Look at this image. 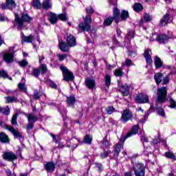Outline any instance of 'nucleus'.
<instances>
[{"label":"nucleus","instance_id":"nucleus-1","mask_svg":"<svg viewBox=\"0 0 176 176\" xmlns=\"http://www.w3.org/2000/svg\"><path fill=\"white\" fill-rule=\"evenodd\" d=\"M31 20L32 18L28 14H22L21 17L16 14L13 24L14 27H16L18 31H21L24 27V23H30Z\"/></svg>","mask_w":176,"mask_h":176},{"label":"nucleus","instance_id":"nucleus-2","mask_svg":"<svg viewBox=\"0 0 176 176\" xmlns=\"http://www.w3.org/2000/svg\"><path fill=\"white\" fill-rule=\"evenodd\" d=\"M166 100H167V88L166 87L158 88L156 103L160 102V104H162L163 102H166Z\"/></svg>","mask_w":176,"mask_h":176},{"label":"nucleus","instance_id":"nucleus-3","mask_svg":"<svg viewBox=\"0 0 176 176\" xmlns=\"http://www.w3.org/2000/svg\"><path fill=\"white\" fill-rule=\"evenodd\" d=\"M91 15L87 14L84 20V23L78 25L79 30L81 31H89L91 28Z\"/></svg>","mask_w":176,"mask_h":176},{"label":"nucleus","instance_id":"nucleus-4","mask_svg":"<svg viewBox=\"0 0 176 176\" xmlns=\"http://www.w3.org/2000/svg\"><path fill=\"white\" fill-rule=\"evenodd\" d=\"M60 69L63 72V79L65 82L74 80V78H75L74 74L69 71L65 66H60Z\"/></svg>","mask_w":176,"mask_h":176},{"label":"nucleus","instance_id":"nucleus-5","mask_svg":"<svg viewBox=\"0 0 176 176\" xmlns=\"http://www.w3.org/2000/svg\"><path fill=\"white\" fill-rule=\"evenodd\" d=\"M135 176H145V166L142 164H137L133 167Z\"/></svg>","mask_w":176,"mask_h":176},{"label":"nucleus","instance_id":"nucleus-6","mask_svg":"<svg viewBox=\"0 0 176 176\" xmlns=\"http://www.w3.org/2000/svg\"><path fill=\"white\" fill-rule=\"evenodd\" d=\"M132 118L133 113H131V111L129 109H126L123 111L120 120L123 123H127V122H129V120H131Z\"/></svg>","mask_w":176,"mask_h":176},{"label":"nucleus","instance_id":"nucleus-7","mask_svg":"<svg viewBox=\"0 0 176 176\" xmlns=\"http://www.w3.org/2000/svg\"><path fill=\"white\" fill-rule=\"evenodd\" d=\"M138 104H146L149 102V96L146 94H139L135 99Z\"/></svg>","mask_w":176,"mask_h":176},{"label":"nucleus","instance_id":"nucleus-8","mask_svg":"<svg viewBox=\"0 0 176 176\" xmlns=\"http://www.w3.org/2000/svg\"><path fill=\"white\" fill-rule=\"evenodd\" d=\"M3 159L7 162H14L17 160V155L13 152H6L3 155Z\"/></svg>","mask_w":176,"mask_h":176},{"label":"nucleus","instance_id":"nucleus-9","mask_svg":"<svg viewBox=\"0 0 176 176\" xmlns=\"http://www.w3.org/2000/svg\"><path fill=\"white\" fill-rule=\"evenodd\" d=\"M66 42L69 47H74L76 46V38L72 34H68L66 37Z\"/></svg>","mask_w":176,"mask_h":176},{"label":"nucleus","instance_id":"nucleus-10","mask_svg":"<svg viewBox=\"0 0 176 176\" xmlns=\"http://www.w3.org/2000/svg\"><path fill=\"white\" fill-rule=\"evenodd\" d=\"M1 9H13L16 8V3L14 0H6V3L1 6Z\"/></svg>","mask_w":176,"mask_h":176},{"label":"nucleus","instance_id":"nucleus-11","mask_svg":"<svg viewBox=\"0 0 176 176\" xmlns=\"http://www.w3.org/2000/svg\"><path fill=\"white\" fill-rule=\"evenodd\" d=\"M14 57V52H7L3 54V59L7 64H10L13 63V58Z\"/></svg>","mask_w":176,"mask_h":176},{"label":"nucleus","instance_id":"nucleus-12","mask_svg":"<svg viewBox=\"0 0 176 176\" xmlns=\"http://www.w3.org/2000/svg\"><path fill=\"white\" fill-rule=\"evenodd\" d=\"M7 130H9L12 134H13L14 138H18L20 140L21 138H23V136L21 135V133L19 132V131L16 130L13 126H7Z\"/></svg>","mask_w":176,"mask_h":176},{"label":"nucleus","instance_id":"nucleus-13","mask_svg":"<svg viewBox=\"0 0 176 176\" xmlns=\"http://www.w3.org/2000/svg\"><path fill=\"white\" fill-rule=\"evenodd\" d=\"M119 91L122 93V96H127L130 94V87L127 85H120Z\"/></svg>","mask_w":176,"mask_h":176},{"label":"nucleus","instance_id":"nucleus-14","mask_svg":"<svg viewBox=\"0 0 176 176\" xmlns=\"http://www.w3.org/2000/svg\"><path fill=\"white\" fill-rule=\"evenodd\" d=\"M48 19L51 24H56L57 20H58V15H56L55 13L49 12L47 14Z\"/></svg>","mask_w":176,"mask_h":176},{"label":"nucleus","instance_id":"nucleus-15","mask_svg":"<svg viewBox=\"0 0 176 176\" xmlns=\"http://www.w3.org/2000/svg\"><path fill=\"white\" fill-rule=\"evenodd\" d=\"M124 141L122 142V140H120L118 144H117L116 145L115 149H114V157H118V156H119V153H120V150L122 149V148H123V144H124Z\"/></svg>","mask_w":176,"mask_h":176},{"label":"nucleus","instance_id":"nucleus-16","mask_svg":"<svg viewBox=\"0 0 176 176\" xmlns=\"http://www.w3.org/2000/svg\"><path fill=\"white\" fill-rule=\"evenodd\" d=\"M85 85L88 89L93 90L96 87V80L93 78H87L85 80Z\"/></svg>","mask_w":176,"mask_h":176},{"label":"nucleus","instance_id":"nucleus-17","mask_svg":"<svg viewBox=\"0 0 176 176\" xmlns=\"http://www.w3.org/2000/svg\"><path fill=\"white\" fill-rule=\"evenodd\" d=\"M155 41H157L158 43H166L168 41V37L165 34H160L157 36Z\"/></svg>","mask_w":176,"mask_h":176},{"label":"nucleus","instance_id":"nucleus-18","mask_svg":"<svg viewBox=\"0 0 176 176\" xmlns=\"http://www.w3.org/2000/svg\"><path fill=\"white\" fill-rule=\"evenodd\" d=\"M44 167L47 173H53L54 168H56V164L53 162H47Z\"/></svg>","mask_w":176,"mask_h":176},{"label":"nucleus","instance_id":"nucleus-19","mask_svg":"<svg viewBox=\"0 0 176 176\" xmlns=\"http://www.w3.org/2000/svg\"><path fill=\"white\" fill-rule=\"evenodd\" d=\"M151 50H146L144 51V56L147 64H152V63H153V60H152V57L151 56Z\"/></svg>","mask_w":176,"mask_h":176},{"label":"nucleus","instance_id":"nucleus-20","mask_svg":"<svg viewBox=\"0 0 176 176\" xmlns=\"http://www.w3.org/2000/svg\"><path fill=\"white\" fill-rule=\"evenodd\" d=\"M113 17L114 19V21L116 23V24H118V23L120 21V18L119 17L120 14V11L119 10V9L116 8L113 10Z\"/></svg>","mask_w":176,"mask_h":176},{"label":"nucleus","instance_id":"nucleus-21","mask_svg":"<svg viewBox=\"0 0 176 176\" xmlns=\"http://www.w3.org/2000/svg\"><path fill=\"white\" fill-rule=\"evenodd\" d=\"M21 36L22 38L23 42H26L27 43H31V42L34 41V35L32 34L25 36L24 33H21Z\"/></svg>","mask_w":176,"mask_h":176},{"label":"nucleus","instance_id":"nucleus-22","mask_svg":"<svg viewBox=\"0 0 176 176\" xmlns=\"http://www.w3.org/2000/svg\"><path fill=\"white\" fill-rule=\"evenodd\" d=\"M101 147L102 149H107L111 146V144L110 141H108V139L107 138V135L104 138L102 141L101 142Z\"/></svg>","mask_w":176,"mask_h":176},{"label":"nucleus","instance_id":"nucleus-23","mask_svg":"<svg viewBox=\"0 0 176 176\" xmlns=\"http://www.w3.org/2000/svg\"><path fill=\"white\" fill-rule=\"evenodd\" d=\"M138 133V125H134L132 127L131 131L129 132L126 135V139L129 138V137H131L132 135H135V134H137Z\"/></svg>","mask_w":176,"mask_h":176},{"label":"nucleus","instance_id":"nucleus-24","mask_svg":"<svg viewBox=\"0 0 176 176\" xmlns=\"http://www.w3.org/2000/svg\"><path fill=\"white\" fill-rule=\"evenodd\" d=\"M87 144V145H90L91 142H93V136L90 135H86L84 138L83 142H80V144Z\"/></svg>","mask_w":176,"mask_h":176},{"label":"nucleus","instance_id":"nucleus-25","mask_svg":"<svg viewBox=\"0 0 176 176\" xmlns=\"http://www.w3.org/2000/svg\"><path fill=\"white\" fill-rule=\"evenodd\" d=\"M52 5V0H45L42 3V8L49 10V9H51Z\"/></svg>","mask_w":176,"mask_h":176},{"label":"nucleus","instance_id":"nucleus-26","mask_svg":"<svg viewBox=\"0 0 176 176\" xmlns=\"http://www.w3.org/2000/svg\"><path fill=\"white\" fill-rule=\"evenodd\" d=\"M59 49L61 50V52H68V45L61 40L60 41H59Z\"/></svg>","mask_w":176,"mask_h":176},{"label":"nucleus","instance_id":"nucleus-27","mask_svg":"<svg viewBox=\"0 0 176 176\" xmlns=\"http://www.w3.org/2000/svg\"><path fill=\"white\" fill-rule=\"evenodd\" d=\"M0 141L3 144H8V142H9V138L8 137V135L3 132L0 133Z\"/></svg>","mask_w":176,"mask_h":176},{"label":"nucleus","instance_id":"nucleus-28","mask_svg":"<svg viewBox=\"0 0 176 176\" xmlns=\"http://www.w3.org/2000/svg\"><path fill=\"white\" fill-rule=\"evenodd\" d=\"M169 21H170V15L166 14L164 16L163 19H161L160 23L163 27L164 25H167Z\"/></svg>","mask_w":176,"mask_h":176},{"label":"nucleus","instance_id":"nucleus-29","mask_svg":"<svg viewBox=\"0 0 176 176\" xmlns=\"http://www.w3.org/2000/svg\"><path fill=\"white\" fill-rule=\"evenodd\" d=\"M67 104L69 107H72L74 104H75L76 99L75 98V96H68L67 97Z\"/></svg>","mask_w":176,"mask_h":176},{"label":"nucleus","instance_id":"nucleus-30","mask_svg":"<svg viewBox=\"0 0 176 176\" xmlns=\"http://www.w3.org/2000/svg\"><path fill=\"white\" fill-rule=\"evenodd\" d=\"M163 78V74L162 73H156L154 76V79L157 83V85H160L162 83V79Z\"/></svg>","mask_w":176,"mask_h":176},{"label":"nucleus","instance_id":"nucleus-31","mask_svg":"<svg viewBox=\"0 0 176 176\" xmlns=\"http://www.w3.org/2000/svg\"><path fill=\"white\" fill-rule=\"evenodd\" d=\"M154 64L156 68H162V67L163 66V63L162 62V60L157 56H155V58Z\"/></svg>","mask_w":176,"mask_h":176},{"label":"nucleus","instance_id":"nucleus-32","mask_svg":"<svg viewBox=\"0 0 176 176\" xmlns=\"http://www.w3.org/2000/svg\"><path fill=\"white\" fill-rule=\"evenodd\" d=\"M165 157L170 159L171 160H176L175 154L171 151H167L164 154Z\"/></svg>","mask_w":176,"mask_h":176},{"label":"nucleus","instance_id":"nucleus-33","mask_svg":"<svg viewBox=\"0 0 176 176\" xmlns=\"http://www.w3.org/2000/svg\"><path fill=\"white\" fill-rule=\"evenodd\" d=\"M26 116L28 118L29 123H35V122L38 120V118L34 116V114L26 115Z\"/></svg>","mask_w":176,"mask_h":176},{"label":"nucleus","instance_id":"nucleus-34","mask_svg":"<svg viewBox=\"0 0 176 176\" xmlns=\"http://www.w3.org/2000/svg\"><path fill=\"white\" fill-rule=\"evenodd\" d=\"M6 100L8 104L10 102H19V99L16 96H7Z\"/></svg>","mask_w":176,"mask_h":176},{"label":"nucleus","instance_id":"nucleus-35","mask_svg":"<svg viewBox=\"0 0 176 176\" xmlns=\"http://www.w3.org/2000/svg\"><path fill=\"white\" fill-rule=\"evenodd\" d=\"M144 9V7L142 6V4L140 3H135L133 6V10L135 12H141Z\"/></svg>","mask_w":176,"mask_h":176},{"label":"nucleus","instance_id":"nucleus-36","mask_svg":"<svg viewBox=\"0 0 176 176\" xmlns=\"http://www.w3.org/2000/svg\"><path fill=\"white\" fill-rule=\"evenodd\" d=\"M113 20H115V19L112 16H109L104 21V25L105 26L111 25Z\"/></svg>","mask_w":176,"mask_h":176},{"label":"nucleus","instance_id":"nucleus-37","mask_svg":"<svg viewBox=\"0 0 176 176\" xmlns=\"http://www.w3.org/2000/svg\"><path fill=\"white\" fill-rule=\"evenodd\" d=\"M104 85L107 87H109V86H111V76H109V74H107L104 76Z\"/></svg>","mask_w":176,"mask_h":176},{"label":"nucleus","instance_id":"nucleus-38","mask_svg":"<svg viewBox=\"0 0 176 176\" xmlns=\"http://www.w3.org/2000/svg\"><path fill=\"white\" fill-rule=\"evenodd\" d=\"M18 87H19L20 91H23V93H27V86H25V83L20 82L18 85Z\"/></svg>","mask_w":176,"mask_h":176},{"label":"nucleus","instance_id":"nucleus-39","mask_svg":"<svg viewBox=\"0 0 176 176\" xmlns=\"http://www.w3.org/2000/svg\"><path fill=\"white\" fill-rule=\"evenodd\" d=\"M114 75H115V76H119V77L123 76V69H121V67L116 69L114 71Z\"/></svg>","mask_w":176,"mask_h":176},{"label":"nucleus","instance_id":"nucleus-40","mask_svg":"<svg viewBox=\"0 0 176 176\" xmlns=\"http://www.w3.org/2000/svg\"><path fill=\"white\" fill-rule=\"evenodd\" d=\"M121 20H126L129 17V11L122 10L120 14Z\"/></svg>","mask_w":176,"mask_h":176},{"label":"nucleus","instance_id":"nucleus-41","mask_svg":"<svg viewBox=\"0 0 176 176\" xmlns=\"http://www.w3.org/2000/svg\"><path fill=\"white\" fill-rule=\"evenodd\" d=\"M33 6L34 8H36V9H41L42 4H41V1H39V0H34L33 1Z\"/></svg>","mask_w":176,"mask_h":176},{"label":"nucleus","instance_id":"nucleus-42","mask_svg":"<svg viewBox=\"0 0 176 176\" xmlns=\"http://www.w3.org/2000/svg\"><path fill=\"white\" fill-rule=\"evenodd\" d=\"M40 74H41V71L39 70V69H35V68L32 69V75L33 76H35V78H38Z\"/></svg>","mask_w":176,"mask_h":176},{"label":"nucleus","instance_id":"nucleus-43","mask_svg":"<svg viewBox=\"0 0 176 176\" xmlns=\"http://www.w3.org/2000/svg\"><path fill=\"white\" fill-rule=\"evenodd\" d=\"M157 111L158 115H160V116H162V118H164V116H166V113L164 112V109H163L162 107H157Z\"/></svg>","mask_w":176,"mask_h":176},{"label":"nucleus","instance_id":"nucleus-44","mask_svg":"<svg viewBox=\"0 0 176 176\" xmlns=\"http://www.w3.org/2000/svg\"><path fill=\"white\" fill-rule=\"evenodd\" d=\"M58 19L62 21H67L68 16H67V14H60L58 15Z\"/></svg>","mask_w":176,"mask_h":176},{"label":"nucleus","instance_id":"nucleus-45","mask_svg":"<svg viewBox=\"0 0 176 176\" xmlns=\"http://www.w3.org/2000/svg\"><path fill=\"white\" fill-rule=\"evenodd\" d=\"M141 134L142 135L140 136V140L142 142H148V138L146 135H145V132L144 131H141Z\"/></svg>","mask_w":176,"mask_h":176},{"label":"nucleus","instance_id":"nucleus-46","mask_svg":"<svg viewBox=\"0 0 176 176\" xmlns=\"http://www.w3.org/2000/svg\"><path fill=\"white\" fill-rule=\"evenodd\" d=\"M1 112H2L3 113V115H10V109H9V107H6V108H1Z\"/></svg>","mask_w":176,"mask_h":176},{"label":"nucleus","instance_id":"nucleus-47","mask_svg":"<svg viewBox=\"0 0 176 176\" xmlns=\"http://www.w3.org/2000/svg\"><path fill=\"white\" fill-rule=\"evenodd\" d=\"M134 30H128V35L126 39H133L134 38Z\"/></svg>","mask_w":176,"mask_h":176},{"label":"nucleus","instance_id":"nucleus-48","mask_svg":"<svg viewBox=\"0 0 176 176\" xmlns=\"http://www.w3.org/2000/svg\"><path fill=\"white\" fill-rule=\"evenodd\" d=\"M19 64L20 67H27V65H28V61H27V60H25V59H23V60L19 61Z\"/></svg>","mask_w":176,"mask_h":176},{"label":"nucleus","instance_id":"nucleus-49","mask_svg":"<svg viewBox=\"0 0 176 176\" xmlns=\"http://www.w3.org/2000/svg\"><path fill=\"white\" fill-rule=\"evenodd\" d=\"M60 111L63 118V120H65V118H67V110L65 108L63 107V109H60Z\"/></svg>","mask_w":176,"mask_h":176},{"label":"nucleus","instance_id":"nucleus-50","mask_svg":"<svg viewBox=\"0 0 176 176\" xmlns=\"http://www.w3.org/2000/svg\"><path fill=\"white\" fill-rule=\"evenodd\" d=\"M106 111L108 113V115H111L112 113H113V112H115V108L112 106L109 107L106 109Z\"/></svg>","mask_w":176,"mask_h":176},{"label":"nucleus","instance_id":"nucleus-51","mask_svg":"<svg viewBox=\"0 0 176 176\" xmlns=\"http://www.w3.org/2000/svg\"><path fill=\"white\" fill-rule=\"evenodd\" d=\"M169 102H170V108L174 109L176 108V102L173 100V98H170L169 99Z\"/></svg>","mask_w":176,"mask_h":176},{"label":"nucleus","instance_id":"nucleus-52","mask_svg":"<svg viewBox=\"0 0 176 176\" xmlns=\"http://www.w3.org/2000/svg\"><path fill=\"white\" fill-rule=\"evenodd\" d=\"M57 57H58L59 61H64V60H65V58H67V54H57Z\"/></svg>","mask_w":176,"mask_h":176},{"label":"nucleus","instance_id":"nucleus-53","mask_svg":"<svg viewBox=\"0 0 176 176\" xmlns=\"http://www.w3.org/2000/svg\"><path fill=\"white\" fill-rule=\"evenodd\" d=\"M11 123L13 125L17 124V114H14L11 120Z\"/></svg>","mask_w":176,"mask_h":176},{"label":"nucleus","instance_id":"nucleus-54","mask_svg":"<svg viewBox=\"0 0 176 176\" xmlns=\"http://www.w3.org/2000/svg\"><path fill=\"white\" fill-rule=\"evenodd\" d=\"M40 69H41V74H45L47 71V66L42 64L40 67Z\"/></svg>","mask_w":176,"mask_h":176},{"label":"nucleus","instance_id":"nucleus-55","mask_svg":"<svg viewBox=\"0 0 176 176\" xmlns=\"http://www.w3.org/2000/svg\"><path fill=\"white\" fill-rule=\"evenodd\" d=\"M94 164H95L96 168H98L99 173H101L102 171V164H101L100 163H98V162H95Z\"/></svg>","mask_w":176,"mask_h":176},{"label":"nucleus","instance_id":"nucleus-56","mask_svg":"<svg viewBox=\"0 0 176 176\" xmlns=\"http://www.w3.org/2000/svg\"><path fill=\"white\" fill-rule=\"evenodd\" d=\"M48 85L50 87H52V89H57V85H56V83L52 80L48 81Z\"/></svg>","mask_w":176,"mask_h":176},{"label":"nucleus","instance_id":"nucleus-57","mask_svg":"<svg viewBox=\"0 0 176 176\" xmlns=\"http://www.w3.org/2000/svg\"><path fill=\"white\" fill-rule=\"evenodd\" d=\"M0 76L1 78H8V74L4 70H1Z\"/></svg>","mask_w":176,"mask_h":176},{"label":"nucleus","instance_id":"nucleus-58","mask_svg":"<svg viewBox=\"0 0 176 176\" xmlns=\"http://www.w3.org/2000/svg\"><path fill=\"white\" fill-rule=\"evenodd\" d=\"M125 65H126L127 67H130L131 65H134V64L133 63V62L131 61V60L130 59H126L125 60Z\"/></svg>","mask_w":176,"mask_h":176},{"label":"nucleus","instance_id":"nucleus-59","mask_svg":"<svg viewBox=\"0 0 176 176\" xmlns=\"http://www.w3.org/2000/svg\"><path fill=\"white\" fill-rule=\"evenodd\" d=\"M109 155L108 151H104L102 153L100 154L101 159H105Z\"/></svg>","mask_w":176,"mask_h":176},{"label":"nucleus","instance_id":"nucleus-60","mask_svg":"<svg viewBox=\"0 0 176 176\" xmlns=\"http://www.w3.org/2000/svg\"><path fill=\"white\" fill-rule=\"evenodd\" d=\"M113 43L118 47L122 46V45H120V43H119V41H118V39H116V38L115 37L113 38Z\"/></svg>","mask_w":176,"mask_h":176},{"label":"nucleus","instance_id":"nucleus-61","mask_svg":"<svg viewBox=\"0 0 176 176\" xmlns=\"http://www.w3.org/2000/svg\"><path fill=\"white\" fill-rule=\"evenodd\" d=\"M151 20H152V17H151V16H149V14H146L144 15V21H146L147 23L148 21H151Z\"/></svg>","mask_w":176,"mask_h":176},{"label":"nucleus","instance_id":"nucleus-62","mask_svg":"<svg viewBox=\"0 0 176 176\" xmlns=\"http://www.w3.org/2000/svg\"><path fill=\"white\" fill-rule=\"evenodd\" d=\"M34 128V124L33 122H29L27 126V130H32Z\"/></svg>","mask_w":176,"mask_h":176},{"label":"nucleus","instance_id":"nucleus-63","mask_svg":"<svg viewBox=\"0 0 176 176\" xmlns=\"http://www.w3.org/2000/svg\"><path fill=\"white\" fill-rule=\"evenodd\" d=\"M8 21V17L5 16L2 14H0V21Z\"/></svg>","mask_w":176,"mask_h":176},{"label":"nucleus","instance_id":"nucleus-64","mask_svg":"<svg viewBox=\"0 0 176 176\" xmlns=\"http://www.w3.org/2000/svg\"><path fill=\"white\" fill-rule=\"evenodd\" d=\"M86 11H87V13H89V14H90V13H93V12H94V10H93V8H91V7H87L86 8Z\"/></svg>","mask_w":176,"mask_h":176}]
</instances>
